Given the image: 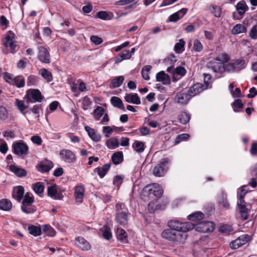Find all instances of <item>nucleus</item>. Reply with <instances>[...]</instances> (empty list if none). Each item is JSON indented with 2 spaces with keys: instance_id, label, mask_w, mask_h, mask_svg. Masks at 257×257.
I'll return each mask as SVG.
<instances>
[{
  "instance_id": "obj_46",
  "label": "nucleus",
  "mask_w": 257,
  "mask_h": 257,
  "mask_svg": "<svg viewBox=\"0 0 257 257\" xmlns=\"http://www.w3.org/2000/svg\"><path fill=\"white\" fill-rule=\"evenodd\" d=\"M204 217V214L201 212H196L188 215V218L190 220H201Z\"/></svg>"
},
{
  "instance_id": "obj_64",
  "label": "nucleus",
  "mask_w": 257,
  "mask_h": 257,
  "mask_svg": "<svg viewBox=\"0 0 257 257\" xmlns=\"http://www.w3.org/2000/svg\"><path fill=\"white\" fill-rule=\"evenodd\" d=\"M238 240L241 243V245L246 243L249 239V236L247 234H243L238 237Z\"/></svg>"
},
{
  "instance_id": "obj_51",
  "label": "nucleus",
  "mask_w": 257,
  "mask_h": 257,
  "mask_svg": "<svg viewBox=\"0 0 257 257\" xmlns=\"http://www.w3.org/2000/svg\"><path fill=\"white\" fill-rule=\"evenodd\" d=\"M193 50L197 52H201L203 48V45L201 42L198 39H195L193 41Z\"/></svg>"
},
{
  "instance_id": "obj_5",
  "label": "nucleus",
  "mask_w": 257,
  "mask_h": 257,
  "mask_svg": "<svg viewBox=\"0 0 257 257\" xmlns=\"http://www.w3.org/2000/svg\"><path fill=\"white\" fill-rule=\"evenodd\" d=\"M170 160L168 158H163L160 163L155 166L153 169V175L157 177L164 176L169 168Z\"/></svg>"
},
{
  "instance_id": "obj_23",
  "label": "nucleus",
  "mask_w": 257,
  "mask_h": 257,
  "mask_svg": "<svg viewBox=\"0 0 257 257\" xmlns=\"http://www.w3.org/2000/svg\"><path fill=\"white\" fill-rule=\"evenodd\" d=\"M53 167V163L51 161L41 163L37 166L38 171L42 173L48 172Z\"/></svg>"
},
{
  "instance_id": "obj_15",
  "label": "nucleus",
  "mask_w": 257,
  "mask_h": 257,
  "mask_svg": "<svg viewBox=\"0 0 257 257\" xmlns=\"http://www.w3.org/2000/svg\"><path fill=\"white\" fill-rule=\"evenodd\" d=\"M77 247L83 251H87L91 249L90 244L83 237H78L76 239Z\"/></svg>"
},
{
  "instance_id": "obj_42",
  "label": "nucleus",
  "mask_w": 257,
  "mask_h": 257,
  "mask_svg": "<svg viewBox=\"0 0 257 257\" xmlns=\"http://www.w3.org/2000/svg\"><path fill=\"white\" fill-rule=\"evenodd\" d=\"M218 203L220 206H223L226 209H229L230 205L227 199V195L224 194H222L220 198H219Z\"/></svg>"
},
{
  "instance_id": "obj_21",
  "label": "nucleus",
  "mask_w": 257,
  "mask_h": 257,
  "mask_svg": "<svg viewBox=\"0 0 257 257\" xmlns=\"http://www.w3.org/2000/svg\"><path fill=\"white\" fill-rule=\"evenodd\" d=\"M111 166L110 163H107L102 166V167H97L93 170L94 173H97L100 178H103L107 173Z\"/></svg>"
},
{
  "instance_id": "obj_19",
  "label": "nucleus",
  "mask_w": 257,
  "mask_h": 257,
  "mask_svg": "<svg viewBox=\"0 0 257 257\" xmlns=\"http://www.w3.org/2000/svg\"><path fill=\"white\" fill-rule=\"evenodd\" d=\"M57 186L56 185L50 186L48 187V195L52 199L55 200H60L63 196L61 194H57Z\"/></svg>"
},
{
  "instance_id": "obj_52",
  "label": "nucleus",
  "mask_w": 257,
  "mask_h": 257,
  "mask_svg": "<svg viewBox=\"0 0 257 257\" xmlns=\"http://www.w3.org/2000/svg\"><path fill=\"white\" fill-rule=\"evenodd\" d=\"M190 137L189 135L187 134H182L179 135L177 136L176 137L174 143L175 144H178L180 143L181 141H186L189 139Z\"/></svg>"
},
{
  "instance_id": "obj_39",
  "label": "nucleus",
  "mask_w": 257,
  "mask_h": 257,
  "mask_svg": "<svg viewBox=\"0 0 257 257\" xmlns=\"http://www.w3.org/2000/svg\"><path fill=\"white\" fill-rule=\"evenodd\" d=\"M236 9L240 15H243L248 10V7L245 2L241 1L237 4Z\"/></svg>"
},
{
  "instance_id": "obj_27",
  "label": "nucleus",
  "mask_w": 257,
  "mask_h": 257,
  "mask_svg": "<svg viewBox=\"0 0 257 257\" xmlns=\"http://www.w3.org/2000/svg\"><path fill=\"white\" fill-rule=\"evenodd\" d=\"M246 27L242 24H238L235 25L231 30V34L236 35L240 33H246Z\"/></svg>"
},
{
  "instance_id": "obj_2",
  "label": "nucleus",
  "mask_w": 257,
  "mask_h": 257,
  "mask_svg": "<svg viewBox=\"0 0 257 257\" xmlns=\"http://www.w3.org/2000/svg\"><path fill=\"white\" fill-rule=\"evenodd\" d=\"M115 220L120 225L124 226L128 223L130 213L124 203L117 202L115 205Z\"/></svg>"
},
{
  "instance_id": "obj_40",
  "label": "nucleus",
  "mask_w": 257,
  "mask_h": 257,
  "mask_svg": "<svg viewBox=\"0 0 257 257\" xmlns=\"http://www.w3.org/2000/svg\"><path fill=\"white\" fill-rule=\"evenodd\" d=\"M25 84V78L23 76H19L14 78L12 85H16L18 88H21L24 87Z\"/></svg>"
},
{
  "instance_id": "obj_22",
  "label": "nucleus",
  "mask_w": 257,
  "mask_h": 257,
  "mask_svg": "<svg viewBox=\"0 0 257 257\" xmlns=\"http://www.w3.org/2000/svg\"><path fill=\"white\" fill-rule=\"evenodd\" d=\"M125 100L128 103L140 104L141 100L137 93H127L124 96Z\"/></svg>"
},
{
  "instance_id": "obj_49",
  "label": "nucleus",
  "mask_w": 257,
  "mask_h": 257,
  "mask_svg": "<svg viewBox=\"0 0 257 257\" xmlns=\"http://www.w3.org/2000/svg\"><path fill=\"white\" fill-rule=\"evenodd\" d=\"M92 102L90 99L87 96H85L82 98L81 108L83 110H87L89 107L92 104Z\"/></svg>"
},
{
  "instance_id": "obj_61",
  "label": "nucleus",
  "mask_w": 257,
  "mask_h": 257,
  "mask_svg": "<svg viewBox=\"0 0 257 257\" xmlns=\"http://www.w3.org/2000/svg\"><path fill=\"white\" fill-rule=\"evenodd\" d=\"M230 248L232 249H237L241 246V243L238 240V238L232 241L229 243Z\"/></svg>"
},
{
  "instance_id": "obj_43",
  "label": "nucleus",
  "mask_w": 257,
  "mask_h": 257,
  "mask_svg": "<svg viewBox=\"0 0 257 257\" xmlns=\"http://www.w3.org/2000/svg\"><path fill=\"white\" fill-rule=\"evenodd\" d=\"M186 73V70L183 67H182V66L177 67L175 69H174L173 70V73H172L173 81H176V80L175 79V75H179L182 77V76L185 75Z\"/></svg>"
},
{
  "instance_id": "obj_24",
  "label": "nucleus",
  "mask_w": 257,
  "mask_h": 257,
  "mask_svg": "<svg viewBox=\"0 0 257 257\" xmlns=\"http://www.w3.org/2000/svg\"><path fill=\"white\" fill-rule=\"evenodd\" d=\"M85 189L83 186H77L75 188V197L77 202H82Z\"/></svg>"
},
{
  "instance_id": "obj_18",
  "label": "nucleus",
  "mask_w": 257,
  "mask_h": 257,
  "mask_svg": "<svg viewBox=\"0 0 257 257\" xmlns=\"http://www.w3.org/2000/svg\"><path fill=\"white\" fill-rule=\"evenodd\" d=\"M24 189L22 186H18L14 187L12 196L13 197L20 202L24 197Z\"/></svg>"
},
{
  "instance_id": "obj_26",
  "label": "nucleus",
  "mask_w": 257,
  "mask_h": 257,
  "mask_svg": "<svg viewBox=\"0 0 257 257\" xmlns=\"http://www.w3.org/2000/svg\"><path fill=\"white\" fill-rule=\"evenodd\" d=\"M115 234L118 240L123 243L127 242V235L125 231L121 228H117L115 231Z\"/></svg>"
},
{
  "instance_id": "obj_25",
  "label": "nucleus",
  "mask_w": 257,
  "mask_h": 257,
  "mask_svg": "<svg viewBox=\"0 0 257 257\" xmlns=\"http://www.w3.org/2000/svg\"><path fill=\"white\" fill-rule=\"evenodd\" d=\"M10 170L18 177H23L26 176L27 175L26 170L14 165H11L10 166Z\"/></svg>"
},
{
  "instance_id": "obj_11",
  "label": "nucleus",
  "mask_w": 257,
  "mask_h": 257,
  "mask_svg": "<svg viewBox=\"0 0 257 257\" xmlns=\"http://www.w3.org/2000/svg\"><path fill=\"white\" fill-rule=\"evenodd\" d=\"M60 155L66 162L71 163L76 161L75 154L70 150L63 149L61 150Z\"/></svg>"
},
{
  "instance_id": "obj_32",
  "label": "nucleus",
  "mask_w": 257,
  "mask_h": 257,
  "mask_svg": "<svg viewBox=\"0 0 257 257\" xmlns=\"http://www.w3.org/2000/svg\"><path fill=\"white\" fill-rule=\"evenodd\" d=\"M110 102L113 106L122 109L123 110H125L122 101L119 97L116 96L112 97L110 99Z\"/></svg>"
},
{
  "instance_id": "obj_41",
  "label": "nucleus",
  "mask_w": 257,
  "mask_h": 257,
  "mask_svg": "<svg viewBox=\"0 0 257 257\" xmlns=\"http://www.w3.org/2000/svg\"><path fill=\"white\" fill-rule=\"evenodd\" d=\"M185 44V41L183 39L179 40V42L177 43L175 46L174 50L177 53H181L184 50V46Z\"/></svg>"
},
{
  "instance_id": "obj_6",
  "label": "nucleus",
  "mask_w": 257,
  "mask_h": 257,
  "mask_svg": "<svg viewBox=\"0 0 257 257\" xmlns=\"http://www.w3.org/2000/svg\"><path fill=\"white\" fill-rule=\"evenodd\" d=\"M14 39V34L10 31L9 32V33L3 40V44L6 48V49L3 50L4 54H7L9 53V51L13 54L16 52L15 49L17 47V45Z\"/></svg>"
},
{
  "instance_id": "obj_57",
  "label": "nucleus",
  "mask_w": 257,
  "mask_h": 257,
  "mask_svg": "<svg viewBox=\"0 0 257 257\" xmlns=\"http://www.w3.org/2000/svg\"><path fill=\"white\" fill-rule=\"evenodd\" d=\"M232 228L231 226L227 224L223 225L220 226L219 230L220 232L225 233H228L232 231Z\"/></svg>"
},
{
  "instance_id": "obj_47",
  "label": "nucleus",
  "mask_w": 257,
  "mask_h": 257,
  "mask_svg": "<svg viewBox=\"0 0 257 257\" xmlns=\"http://www.w3.org/2000/svg\"><path fill=\"white\" fill-rule=\"evenodd\" d=\"M39 77L34 75H30L27 79V85L28 86L36 85L39 81Z\"/></svg>"
},
{
  "instance_id": "obj_53",
  "label": "nucleus",
  "mask_w": 257,
  "mask_h": 257,
  "mask_svg": "<svg viewBox=\"0 0 257 257\" xmlns=\"http://www.w3.org/2000/svg\"><path fill=\"white\" fill-rule=\"evenodd\" d=\"M44 186L42 182H37L33 186V190L36 193L39 194L43 192Z\"/></svg>"
},
{
  "instance_id": "obj_16",
  "label": "nucleus",
  "mask_w": 257,
  "mask_h": 257,
  "mask_svg": "<svg viewBox=\"0 0 257 257\" xmlns=\"http://www.w3.org/2000/svg\"><path fill=\"white\" fill-rule=\"evenodd\" d=\"M204 89H205L204 86L202 83H198L190 87L188 93L192 98L193 96L201 92Z\"/></svg>"
},
{
  "instance_id": "obj_56",
  "label": "nucleus",
  "mask_w": 257,
  "mask_h": 257,
  "mask_svg": "<svg viewBox=\"0 0 257 257\" xmlns=\"http://www.w3.org/2000/svg\"><path fill=\"white\" fill-rule=\"evenodd\" d=\"M248 35L252 39L255 40L257 39V24L252 26Z\"/></svg>"
},
{
  "instance_id": "obj_10",
  "label": "nucleus",
  "mask_w": 257,
  "mask_h": 257,
  "mask_svg": "<svg viewBox=\"0 0 257 257\" xmlns=\"http://www.w3.org/2000/svg\"><path fill=\"white\" fill-rule=\"evenodd\" d=\"M38 59L42 63L49 64L51 62L50 55L48 50L44 47H38Z\"/></svg>"
},
{
  "instance_id": "obj_54",
  "label": "nucleus",
  "mask_w": 257,
  "mask_h": 257,
  "mask_svg": "<svg viewBox=\"0 0 257 257\" xmlns=\"http://www.w3.org/2000/svg\"><path fill=\"white\" fill-rule=\"evenodd\" d=\"M23 197L24 199L22 201V204L33 203L34 202L33 195L28 192H27Z\"/></svg>"
},
{
  "instance_id": "obj_37",
  "label": "nucleus",
  "mask_w": 257,
  "mask_h": 257,
  "mask_svg": "<svg viewBox=\"0 0 257 257\" xmlns=\"http://www.w3.org/2000/svg\"><path fill=\"white\" fill-rule=\"evenodd\" d=\"M28 230L31 234L35 236L40 235L42 233L41 227L40 226H36L34 225H30L29 226Z\"/></svg>"
},
{
  "instance_id": "obj_7",
  "label": "nucleus",
  "mask_w": 257,
  "mask_h": 257,
  "mask_svg": "<svg viewBox=\"0 0 257 257\" xmlns=\"http://www.w3.org/2000/svg\"><path fill=\"white\" fill-rule=\"evenodd\" d=\"M28 104L36 102H41L43 100L42 96L40 91L37 89H30L26 92L24 97Z\"/></svg>"
},
{
  "instance_id": "obj_4",
  "label": "nucleus",
  "mask_w": 257,
  "mask_h": 257,
  "mask_svg": "<svg viewBox=\"0 0 257 257\" xmlns=\"http://www.w3.org/2000/svg\"><path fill=\"white\" fill-rule=\"evenodd\" d=\"M180 233V232H177L169 227V228L165 229L162 232L161 235L163 238L170 241L183 242L186 240L187 235Z\"/></svg>"
},
{
  "instance_id": "obj_14",
  "label": "nucleus",
  "mask_w": 257,
  "mask_h": 257,
  "mask_svg": "<svg viewBox=\"0 0 257 257\" xmlns=\"http://www.w3.org/2000/svg\"><path fill=\"white\" fill-rule=\"evenodd\" d=\"M208 67L216 73H223L226 71V65H224L219 62L210 61L208 63Z\"/></svg>"
},
{
  "instance_id": "obj_33",
  "label": "nucleus",
  "mask_w": 257,
  "mask_h": 257,
  "mask_svg": "<svg viewBox=\"0 0 257 257\" xmlns=\"http://www.w3.org/2000/svg\"><path fill=\"white\" fill-rule=\"evenodd\" d=\"M132 148L136 152L141 153L145 150V144L142 142L136 140L133 144Z\"/></svg>"
},
{
  "instance_id": "obj_48",
  "label": "nucleus",
  "mask_w": 257,
  "mask_h": 257,
  "mask_svg": "<svg viewBox=\"0 0 257 257\" xmlns=\"http://www.w3.org/2000/svg\"><path fill=\"white\" fill-rule=\"evenodd\" d=\"M239 212L241 214V218L243 220H246L247 219L248 214L247 212V209L246 208L245 205H241L238 206Z\"/></svg>"
},
{
  "instance_id": "obj_3",
  "label": "nucleus",
  "mask_w": 257,
  "mask_h": 257,
  "mask_svg": "<svg viewBox=\"0 0 257 257\" xmlns=\"http://www.w3.org/2000/svg\"><path fill=\"white\" fill-rule=\"evenodd\" d=\"M168 226L180 234H186V232L190 231L194 228V225L189 222H181L177 220H170L168 222Z\"/></svg>"
},
{
  "instance_id": "obj_63",
  "label": "nucleus",
  "mask_w": 257,
  "mask_h": 257,
  "mask_svg": "<svg viewBox=\"0 0 257 257\" xmlns=\"http://www.w3.org/2000/svg\"><path fill=\"white\" fill-rule=\"evenodd\" d=\"M132 56V54L128 50H125L119 53V57L123 59H128Z\"/></svg>"
},
{
  "instance_id": "obj_9",
  "label": "nucleus",
  "mask_w": 257,
  "mask_h": 257,
  "mask_svg": "<svg viewBox=\"0 0 257 257\" xmlns=\"http://www.w3.org/2000/svg\"><path fill=\"white\" fill-rule=\"evenodd\" d=\"M214 226L211 221H202L197 224L195 230L202 233L211 232L214 230Z\"/></svg>"
},
{
  "instance_id": "obj_35",
  "label": "nucleus",
  "mask_w": 257,
  "mask_h": 257,
  "mask_svg": "<svg viewBox=\"0 0 257 257\" xmlns=\"http://www.w3.org/2000/svg\"><path fill=\"white\" fill-rule=\"evenodd\" d=\"M12 208V202L7 199L0 200V209L4 211H9Z\"/></svg>"
},
{
  "instance_id": "obj_60",
  "label": "nucleus",
  "mask_w": 257,
  "mask_h": 257,
  "mask_svg": "<svg viewBox=\"0 0 257 257\" xmlns=\"http://www.w3.org/2000/svg\"><path fill=\"white\" fill-rule=\"evenodd\" d=\"M40 108V105H35L33 106V107L30 108L29 110L31 111L34 114H36V117L39 118Z\"/></svg>"
},
{
  "instance_id": "obj_29",
  "label": "nucleus",
  "mask_w": 257,
  "mask_h": 257,
  "mask_svg": "<svg viewBox=\"0 0 257 257\" xmlns=\"http://www.w3.org/2000/svg\"><path fill=\"white\" fill-rule=\"evenodd\" d=\"M39 74L45 79L47 82H50L53 80L52 74L46 68H41L39 71Z\"/></svg>"
},
{
  "instance_id": "obj_45",
  "label": "nucleus",
  "mask_w": 257,
  "mask_h": 257,
  "mask_svg": "<svg viewBox=\"0 0 257 257\" xmlns=\"http://www.w3.org/2000/svg\"><path fill=\"white\" fill-rule=\"evenodd\" d=\"M229 59H230L229 56L225 53H220L215 58L216 61H218L221 63H222L223 62H228L229 60Z\"/></svg>"
},
{
  "instance_id": "obj_44",
  "label": "nucleus",
  "mask_w": 257,
  "mask_h": 257,
  "mask_svg": "<svg viewBox=\"0 0 257 257\" xmlns=\"http://www.w3.org/2000/svg\"><path fill=\"white\" fill-rule=\"evenodd\" d=\"M152 69L151 65H145L142 69L141 73L143 78L147 80L150 79L149 72Z\"/></svg>"
},
{
  "instance_id": "obj_30",
  "label": "nucleus",
  "mask_w": 257,
  "mask_h": 257,
  "mask_svg": "<svg viewBox=\"0 0 257 257\" xmlns=\"http://www.w3.org/2000/svg\"><path fill=\"white\" fill-rule=\"evenodd\" d=\"M105 145L109 149H115L118 147L119 143L117 139L113 137L107 140L105 142Z\"/></svg>"
},
{
  "instance_id": "obj_12",
  "label": "nucleus",
  "mask_w": 257,
  "mask_h": 257,
  "mask_svg": "<svg viewBox=\"0 0 257 257\" xmlns=\"http://www.w3.org/2000/svg\"><path fill=\"white\" fill-rule=\"evenodd\" d=\"M14 152L18 155H23L27 154L28 151V146L22 142H17L13 145Z\"/></svg>"
},
{
  "instance_id": "obj_59",
  "label": "nucleus",
  "mask_w": 257,
  "mask_h": 257,
  "mask_svg": "<svg viewBox=\"0 0 257 257\" xmlns=\"http://www.w3.org/2000/svg\"><path fill=\"white\" fill-rule=\"evenodd\" d=\"M91 41L96 45H98L102 43L103 40L97 36L93 35L90 37Z\"/></svg>"
},
{
  "instance_id": "obj_20",
  "label": "nucleus",
  "mask_w": 257,
  "mask_h": 257,
  "mask_svg": "<svg viewBox=\"0 0 257 257\" xmlns=\"http://www.w3.org/2000/svg\"><path fill=\"white\" fill-rule=\"evenodd\" d=\"M156 80L158 82H162L164 85H168L171 83L170 76L163 71H160L156 74Z\"/></svg>"
},
{
  "instance_id": "obj_8",
  "label": "nucleus",
  "mask_w": 257,
  "mask_h": 257,
  "mask_svg": "<svg viewBox=\"0 0 257 257\" xmlns=\"http://www.w3.org/2000/svg\"><path fill=\"white\" fill-rule=\"evenodd\" d=\"M245 67V62L243 59H237L234 62L226 64V71L228 72H238Z\"/></svg>"
},
{
  "instance_id": "obj_13",
  "label": "nucleus",
  "mask_w": 257,
  "mask_h": 257,
  "mask_svg": "<svg viewBox=\"0 0 257 257\" xmlns=\"http://www.w3.org/2000/svg\"><path fill=\"white\" fill-rule=\"evenodd\" d=\"M191 99L188 93L180 92L177 93L174 98L175 102L182 105L187 104Z\"/></svg>"
},
{
  "instance_id": "obj_58",
  "label": "nucleus",
  "mask_w": 257,
  "mask_h": 257,
  "mask_svg": "<svg viewBox=\"0 0 257 257\" xmlns=\"http://www.w3.org/2000/svg\"><path fill=\"white\" fill-rule=\"evenodd\" d=\"M204 82L205 84V89L210 87L211 76L209 74H204Z\"/></svg>"
},
{
  "instance_id": "obj_62",
  "label": "nucleus",
  "mask_w": 257,
  "mask_h": 257,
  "mask_svg": "<svg viewBox=\"0 0 257 257\" xmlns=\"http://www.w3.org/2000/svg\"><path fill=\"white\" fill-rule=\"evenodd\" d=\"M165 61L166 63H170L174 65V64L177 61V58L174 54H171L165 59Z\"/></svg>"
},
{
  "instance_id": "obj_17",
  "label": "nucleus",
  "mask_w": 257,
  "mask_h": 257,
  "mask_svg": "<svg viewBox=\"0 0 257 257\" xmlns=\"http://www.w3.org/2000/svg\"><path fill=\"white\" fill-rule=\"evenodd\" d=\"M85 130L88 133L89 137L95 142H98L101 140V135L97 133L94 128L89 126H85Z\"/></svg>"
},
{
  "instance_id": "obj_50",
  "label": "nucleus",
  "mask_w": 257,
  "mask_h": 257,
  "mask_svg": "<svg viewBox=\"0 0 257 257\" xmlns=\"http://www.w3.org/2000/svg\"><path fill=\"white\" fill-rule=\"evenodd\" d=\"M103 113L104 108L101 106H98L94 110L93 116L96 120H98Z\"/></svg>"
},
{
  "instance_id": "obj_38",
  "label": "nucleus",
  "mask_w": 257,
  "mask_h": 257,
  "mask_svg": "<svg viewBox=\"0 0 257 257\" xmlns=\"http://www.w3.org/2000/svg\"><path fill=\"white\" fill-rule=\"evenodd\" d=\"M178 118L180 123L186 124L190 119V115L186 112L183 111L178 115Z\"/></svg>"
},
{
  "instance_id": "obj_28",
  "label": "nucleus",
  "mask_w": 257,
  "mask_h": 257,
  "mask_svg": "<svg viewBox=\"0 0 257 257\" xmlns=\"http://www.w3.org/2000/svg\"><path fill=\"white\" fill-rule=\"evenodd\" d=\"M124 78L123 76L115 77L111 80L109 86L111 88H115L119 87L123 83Z\"/></svg>"
},
{
  "instance_id": "obj_55",
  "label": "nucleus",
  "mask_w": 257,
  "mask_h": 257,
  "mask_svg": "<svg viewBox=\"0 0 257 257\" xmlns=\"http://www.w3.org/2000/svg\"><path fill=\"white\" fill-rule=\"evenodd\" d=\"M8 110L3 106H0V120H4L8 118Z\"/></svg>"
},
{
  "instance_id": "obj_1",
  "label": "nucleus",
  "mask_w": 257,
  "mask_h": 257,
  "mask_svg": "<svg viewBox=\"0 0 257 257\" xmlns=\"http://www.w3.org/2000/svg\"><path fill=\"white\" fill-rule=\"evenodd\" d=\"M163 194V190L160 186L158 184H150L146 186L143 189L142 198L145 201L147 198L152 200H157L160 198Z\"/></svg>"
},
{
  "instance_id": "obj_34",
  "label": "nucleus",
  "mask_w": 257,
  "mask_h": 257,
  "mask_svg": "<svg viewBox=\"0 0 257 257\" xmlns=\"http://www.w3.org/2000/svg\"><path fill=\"white\" fill-rule=\"evenodd\" d=\"M21 209L23 212L27 214L33 213L36 210V207L33 203L22 204Z\"/></svg>"
},
{
  "instance_id": "obj_31",
  "label": "nucleus",
  "mask_w": 257,
  "mask_h": 257,
  "mask_svg": "<svg viewBox=\"0 0 257 257\" xmlns=\"http://www.w3.org/2000/svg\"><path fill=\"white\" fill-rule=\"evenodd\" d=\"M123 158L122 152H116L112 154L111 160L114 164L118 165L122 162Z\"/></svg>"
},
{
  "instance_id": "obj_36",
  "label": "nucleus",
  "mask_w": 257,
  "mask_h": 257,
  "mask_svg": "<svg viewBox=\"0 0 257 257\" xmlns=\"http://www.w3.org/2000/svg\"><path fill=\"white\" fill-rule=\"evenodd\" d=\"M15 105L24 115H25L28 112V111H25V110L27 108V106L25 105L24 101L16 98L15 101Z\"/></svg>"
}]
</instances>
